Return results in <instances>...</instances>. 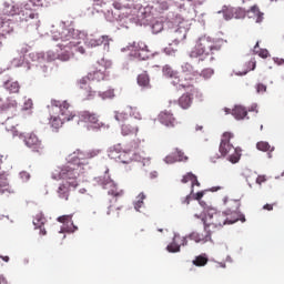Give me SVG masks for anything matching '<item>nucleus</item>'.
<instances>
[{
	"instance_id": "obj_1",
	"label": "nucleus",
	"mask_w": 284,
	"mask_h": 284,
	"mask_svg": "<svg viewBox=\"0 0 284 284\" xmlns=\"http://www.w3.org/2000/svg\"><path fill=\"white\" fill-rule=\"evenodd\" d=\"M52 39L53 41H60L58 43L59 50L57 51L60 61H70V59L74 57V52L85 54V48L81 45L79 31L73 28L65 26L59 27L57 30L52 31Z\"/></svg>"
},
{
	"instance_id": "obj_2",
	"label": "nucleus",
	"mask_w": 284,
	"mask_h": 284,
	"mask_svg": "<svg viewBox=\"0 0 284 284\" xmlns=\"http://www.w3.org/2000/svg\"><path fill=\"white\" fill-rule=\"evenodd\" d=\"M224 205H226V211L224 213L216 211H209L204 219H202L204 224V230H211L216 232L221 230L223 225H234L237 221L245 223V215L239 212V201L224 199Z\"/></svg>"
},
{
	"instance_id": "obj_3",
	"label": "nucleus",
	"mask_w": 284,
	"mask_h": 284,
	"mask_svg": "<svg viewBox=\"0 0 284 284\" xmlns=\"http://www.w3.org/2000/svg\"><path fill=\"white\" fill-rule=\"evenodd\" d=\"M50 112L59 110L60 114L51 116L50 125L58 132L60 128H63V123L72 121L77 113L72 110V105L68 101L51 100V104L48 106Z\"/></svg>"
},
{
	"instance_id": "obj_4",
	"label": "nucleus",
	"mask_w": 284,
	"mask_h": 284,
	"mask_svg": "<svg viewBox=\"0 0 284 284\" xmlns=\"http://www.w3.org/2000/svg\"><path fill=\"white\" fill-rule=\"evenodd\" d=\"M83 165H85V163L80 162L78 158L73 155V161L63 166L58 175L53 173L52 179H61L67 185H70L74 190L79 186V176H81L85 170Z\"/></svg>"
},
{
	"instance_id": "obj_5",
	"label": "nucleus",
	"mask_w": 284,
	"mask_h": 284,
	"mask_svg": "<svg viewBox=\"0 0 284 284\" xmlns=\"http://www.w3.org/2000/svg\"><path fill=\"white\" fill-rule=\"evenodd\" d=\"M220 50L219 47L214 44L212 39L207 37L200 38L195 47L190 52L191 59H197V63H212L214 61V51Z\"/></svg>"
},
{
	"instance_id": "obj_6",
	"label": "nucleus",
	"mask_w": 284,
	"mask_h": 284,
	"mask_svg": "<svg viewBox=\"0 0 284 284\" xmlns=\"http://www.w3.org/2000/svg\"><path fill=\"white\" fill-rule=\"evenodd\" d=\"M232 139H234V134L230 132L223 133L221 143H220V153L222 156H227L230 152H233V154L229 156V161L231 163H239V161H241V153H239V150H236L234 145L230 143V140Z\"/></svg>"
},
{
	"instance_id": "obj_7",
	"label": "nucleus",
	"mask_w": 284,
	"mask_h": 284,
	"mask_svg": "<svg viewBox=\"0 0 284 284\" xmlns=\"http://www.w3.org/2000/svg\"><path fill=\"white\" fill-rule=\"evenodd\" d=\"M173 26L178 28L171 36L174 43H181V41H185L187 37V30H190V20L182 18L180 14H176L172 21Z\"/></svg>"
},
{
	"instance_id": "obj_8",
	"label": "nucleus",
	"mask_w": 284,
	"mask_h": 284,
	"mask_svg": "<svg viewBox=\"0 0 284 284\" xmlns=\"http://www.w3.org/2000/svg\"><path fill=\"white\" fill-rule=\"evenodd\" d=\"M32 7H37V4H33L32 2H27L23 4L21 11H20V21H26L27 23L30 22V26H36V28H39V23L41 21L39 20V14L32 10Z\"/></svg>"
},
{
	"instance_id": "obj_9",
	"label": "nucleus",
	"mask_w": 284,
	"mask_h": 284,
	"mask_svg": "<svg viewBox=\"0 0 284 284\" xmlns=\"http://www.w3.org/2000/svg\"><path fill=\"white\" fill-rule=\"evenodd\" d=\"M126 49L131 52L135 59H140V61H145L150 59V55L152 54L150 50H148V45L143 41H134L132 43H129Z\"/></svg>"
},
{
	"instance_id": "obj_10",
	"label": "nucleus",
	"mask_w": 284,
	"mask_h": 284,
	"mask_svg": "<svg viewBox=\"0 0 284 284\" xmlns=\"http://www.w3.org/2000/svg\"><path fill=\"white\" fill-rule=\"evenodd\" d=\"M110 68V63L105 62V60H101L93 64L92 70L89 72V79L91 81H105L108 77V69Z\"/></svg>"
},
{
	"instance_id": "obj_11",
	"label": "nucleus",
	"mask_w": 284,
	"mask_h": 284,
	"mask_svg": "<svg viewBox=\"0 0 284 284\" xmlns=\"http://www.w3.org/2000/svg\"><path fill=\"white\" fill-rule=\"evenodd\" d=\"M217 14H223L225 21H232V19H245L247 11L241 7L223 6L222 10L217 11Z\"/></svg>"
},
{
	"instance_id": "obj_12",
	"label": "nucleus",
	"mask_w": 284,
	"mask_h": 284,
	"mask_svg": "<svg viewBox=\"0 0 284 284\" xmlns=\"http://www.w3.org/2000/svg\"><path fill=\"white\" fill-rule=\"evenodd\" d=\"M14 32L12 20L6 14H0V40L3 41L7 34Z\"/></svg>"
},
{
	"instance_id": "obj_13",
	"label": "nucleus",
	"mask_w": 284,
	"mask_h": 284,
	"mask_svg": "<svg viewBox=\"0 0 284 284\" xmlns=\"http://www.w3.org/2000/svg\"><path fill=\"white\" fill-rule=\"evenodd\" d=\"M24 143L27 148H30V150H32V152H37L38 154H41L43 152V144L34 133L27 134L24 136Z\"/></svg>"
},
{
	"instance_id": "obj_14",
	"label": "nucleus",
	"mask_w": 284,
	"mask_h": 284,
	"mask_svg": "<svg viewBox=\"0 0 284 284\" xmlns=\"http://www.w3.org/2000/svg\"><path fill=\"white\" fill-rule=\"evenodd\" d=\"M158 121L165 125V128H176L179 125V121H176V118H174V113L172 111H161L158 115Z\"/></svg>"
},
{
	"instance_id": "obj_15",
	"label": "nucleus",
	"mask_w": 284,
	"mask_h": 284,
	"mask_svg": "<svg viewBox=\"0 0 284 284\" xmlns=\"http://www.w3.org/2000/svg\"><path fill=\"white\" fill-rule=\"evenodd\" d=\"M212 234H214V231L212 230H205L204 233H196L193 232L189 235V239L191 241H194L195 243H201L202 245H205V243L212 242Z\"/></svg>"
},
{
	"instance_id": "obj_16",
	"label": "nucleus",
	"mask_w": 284,
	"mask_h": 284,
	"mask_svg": "<svg viewBox=\"0 0 284 284\" xmlns=\"http://www.w3.org/2000/svg\"><path fill=\"white\" fill-rule=\"evenodd\" d=\"M80 121H83L84 123H89L92 125V128L99 129L103 123L99 121V115L97 113H92L90 111H82L80 112Z\"/></svg>"
},
{
	"instance_id": "obj_17",
	"label": "nucleus",
	"mask_w": 284,
	"mask_h": 284,
	"mask_svg": "<svg viewBox=\"0 0 284 284\" xmlns=\"http://www.w3.org/2000/svg\"><path fill=\"white\" fill-rule=\"evenodd\" d=\"M192 77L179 74L171 81L172 85L176 88V90H185L187 88H192Z\"/></svg>"
},
{
	"instance_id": "obj_18",
	"label": "nucleus",
	"mask_w": 284,
	"mask_h": 284,
	"mask_svg": "<svg viewBox=\"0 0 284 284\" xmlns=\"http://www.w3.org/2000/svg\"><path fill=\"white\" fill-rule=\"evenodd\" d=\"M101 185L104 190H109L108 194L110 196H114V199H121V196H123L124 194L123 190L119 189V186H116V184H114V181H112L111 179L105 180L101 183Z\"/></svg>"
},
{
	"instance_id": "obj_19",
	"label": "nucleus",
	"mask_w": 284,
	"mask_h": 284,
	"mask_svg": "<svg viewBox=\"0 0 284 284\" xmlns=\"http://www.w3.org/2000/svg\"><path fill=\"white\" fill-rule=\"evenodd\" d=\"M121 134L122 136H135L139 134V124L133 120H129L121 125Z\"/></svg>"
},
{
	"instance_id": "obj_20",
	"label": "nucleus",
	"mask_w": 284,
	"mask_h": 284,
	"mask_svg": "<svg viewBox=\"0 0 284 284\" xmlns=\"http://www.w3.org/2000/svg\"><path fill=\"white\" fill-rule=\"evenodd\" d=\"M139 148V144L134 143V146H132L129 150L121 151L120 155H118L116 163H123L124 165H128L132 162V156H134V150Z\"/></svg>"
},
{
	"instance_id": "obj_21",
	"label": "nucleus",
	"mask_w": 284,
	"mask_h": 284,
	"mask_svg": "<svg viewBox=\"0 0 284 284\" xmlns=\"http://www.w3.org/2000/svg\"><path fill=\"white\" fill-rule=\"evenodd\" d=\"M58 222L64 225L62 231L69 232V234H72L73 232H77V230H79V227L74 225V222H72V215L59 216Z\"/></svg>"
},
{
	"instance_id": "obj_22",
	"label": "nucleus",
	"mask_w": 284,
	"mask_h": 284,
	"mask_svg": "<svg viewBox=\"0 0 284 284\" xmlns=\"http://www.w3.org/2000/svg\"><path fill=\"white\" fill-rule=\"evenodd\" d=\"M165 163H176L179 161H187V156H185V153L183 151L175 149L174 152L165 156Z\"/></svg>"
},
{
	"instance_id": "obj_23",
	"label": "nucleus",
	"mask_w": 284,
	"mask_h": 284,
	"mask_svg": "<svg viewBox=\"0 0 284 284\" xmlns=\"http://www.w3.org/2000/svg\"><path fill=\"white\" fill-rule=\"evenodd\" d=\"M108 41V36H89L87 38V45L90 48H97L99 45H103Z\"/></svg>"
},
{
	"instance_id": "obj_24",
	"label": "nucleus",
	"mask_w": 284,
	"mask_h": 284,
	"mask_svg": "<svg viewBox=\"0 0 284 284\" xmlns=\"http://www.w3.org/2000/svg\"><path fill=\"white\" fill-rule=\"evenodd\" d=\"M73 154H74L75 158H78L80 163H82L81 161H85V159H94V158L99 156V154H101V150L93 149V150H90L87 153L78 151V152H74Z\"/></svg>"
},
{
	"instance_id": "obj_25",
	"label": "nucleus",
	"mask_w": 284,
	"mask_h": 284,
	"mask_svg": "<svg viewBox=\"0 0 284 284\" xmlns=\"http://www.w3.org/2000/svg\"><path fill=\"white\" fill-rule=\"evenodd\" d=\"M194 101V98L190 93H183L179 100L178 103L182 110H189V108H192V102Z\"/></svg>"
},
{
	"instance_id": "obj_26",
	"label": "nucleus",
	"mask_w": 284,
	"mask_h": 284,
	"mask_svg": "<svg viewBox=\"0 0 284 284\" xmlns=\"http://www.w3.org/2000/svg\"><path fill=\"white\" fill-rule=\"evenodd\" d=\"M22 6L21 4H8L6 6L4 10H3V14L8 18V17H17L21 16V10H22Z\"/></svg>"
},
{
	"instance_id": "obj_27",
	"label": "nucleus",
	"mask_w": 284,
	"mask_h": 284,
	"mask_svg": "<svg viewBox=\"0 0 284 284\" xmlns=\"http://www.w3.org/2000/svg\"><path fill=\"white\" fill-rule=\"evenodd\" d=\"M256 150L260 152H267L268 159H272V152H274L275 148L270 144V142L260 141L256 143Z\"/></svg>"
},
{
	"instance_id": "obj_28",
	"label": "nucleus",
	"mask_w": 284,
	"mask_h": 284,
	"mask_svg": "<svg viewBox=\"0 0 284 284\" xmlns=\"http://www.w3.org/2000/svg\"><path fill=\"white\" fill-rule=\"evenodd\" d=\"M70 184H68V182H63L62 184H60V186L58 187V196L59 199H63L64 201H68V199L70 197Z\"/></svg>"
},
{
	"instance_id": "obj_29",
	"label": "nucleus",
	"mask_w": 284,
	"mask_h": 284,
	"mask_svg": "<svg viewBox=\"0 0 284 284\" xmlns=\"http://www.w3.org/2000/svg\"><path fill=\"white\" fill-rule=\"evenodd\" d=\"M123 150V146H121V143L114 144L108 149V156L109 159H112L113 161H116Z\"/></svg>"
},
{
	"instance_id": "obj_30",
	"label": "nucleus",
	"mask_w": 284,
	"mask_h": 284,
	"mask_svg": "<svg viewBox=\"0 0 284 284\" xmlns=\"http://www.w3.org/2000/svg\"><path fill=\"white\" fill-rule=\"evenodd\" d=\"M246 16H248L250 18L255 17L256 19V23H261L263 21V12H261V9L258 8V6L254 4L253 7H251L248 10H245Z\"/></svg>"
},
{
	"instance_id": "obj_31",
	"label": "nucleus",
	"mask_w": 284,
	"mask_h": 284,
	"mask_svg": "<svg viewBox=\"0 0 284 284\" xmlns=\"http://www.w3.org/2000/svg\"><path fill=\"white\" fill-rule=\"evenodd\" d=\"M80 97L82 101H92V99L97 97V91L92 90V87H85L84 89H81Z\"/></svg>"
},
{
	"instance_id": "obj_32",
	"label": "nucleus",
	"mask_w": 284,
	"mask_h": 284,
	"mask_svg": "<svg viewBox=\"0 0 284 284\" xmlns=\"http://www.w3.org/2000/svg\"><path fill=\"white\" fill-rule=\"evenodd\" d=\"M3 88L8 90L11 94H18L19 90H21V85H19V82L12 81V80H7L3 83Z\"/></svg>"
},
{
	"instance_id": "obj_33",
	"label": "nucleus",
	"mask_w": 284,
	"mask_h": 284,
	"mask_svg": "<svg viewBox=\"0 0 284 284\" xmlns=\"http://www.w3.org/2000/svg\"><path fill=\"white\" fill-rule=\"evenodd\" d=\"M232 115L237 121H241L247 116V109H245L243 105H235V108L232 110Z\"/></svg>"
},
{
	"instance_id": "obj_34",
	"label": "nucleus",
	"mask_w": 284,
	"mask_h": 284,
	"mask_svg": "<svg viewBox=\"0 0 284 284\" xmlns=\"http://www.w3.org/2000/svg\"><path fill=\"white\" fill-rule=\"evenodd\" d=\"M180 74L191 77V79L194 80V77H196V71H194V67H192V64L186 62L182 65V72Z\"/></svg>"
},
{
	"instance_id": "obj_35",
	"label": "nucleus",
	"mask_w": 284,
	"mask_h": 284,
	"mask_svg": "<svg viewBox=\"0 0 284 284\" xmlns=\"http://www.w3.org/2000/svg\"><path fill=\"white\" fill-rule=\"evenodd\" d=\"M210 258H207L206 254H201L195 256V258L192 261L193 265L195 267H205L206 263H209Z\"/></svg>"
},
{
	"instance_id": "obj_36",
	"label": "nucleus",
	"mask_w": 284,
	"mask_h": 284,
	"mask_svg": "<svg viewBox=\"0 0 284 284\" xmlns=\"http://www.w3.org/2000/svg\"><path fill=\"white\" fill-rule=\"evenodd\" d=\"M47 223L45 215L43 213H37L33 219L34 227H43Z\"/></svg>"
},
{
	"instance_id": "obj_37",
	"label": "nucleus",
	"mask_w": 284,
	"mask_h": 284,
	"mask_svg": "<svg viewBox=\"0 0 284 284\" xmlns=\"http://www.w3.org/2000/svg\"><path fill=\"white\" fill-rule=\"evenodd\" d=\"M163 75L166 77V79H171V81H174L176 79V75L179 74L176 71L172 70L170 65H165L162 69Z\"/></svg>"
},
{
	"instance_id": "obj_38",
	"label": "nucleus",
	"mask_w": 284,
	"mask_h": 284,
	"mask_svg": "<svg viewBox=\"0 0 284 284\" xmlns=\"http://www.w3.org/2000/svg\"><path fill=\"white\" fill-rule=\"evenodd\" d=\"M113 8H115V10H120V14H122V17H130V14H132V8L123 7L119 2H114Z\"/></svg>"
},
{
	"instance_id": "obj_39",
	"label": "nucleus",
	"mask_w": 284,
	"mask_h": 284,
	"mask_svg": "<svg viewBox=\"0 0 284 284\" xmlns=\"http://www.w3.org/2000/svg\"><path fill=\"white\" fill-rule=\"evenodd\" d=\"M114 119L119 123H128L130 115L125 111H115Z\"/></svg>"
},
{
	"instance_id": "obj_40",
	"label": "nucleus",
	"mask_w": 284,
	"mask_h": 284,
	"mask_svg": "<svg viewBox=\"0 0 284 284\" xmlns=\"http://www.w3.org/2000/svg\"><path fill=\"white\" fill-rule=\"evenodd\" d=\"M138 83L142 88H150V75H148V73H141L138 77Z\"/></svg>"
},
{
	"instance_id": "obj_41",
	"label": "nucleus",
	"mask_w": 284,
	"mask_h": 284,
	"mask_svg": "<svg viewBox=\"0 0 284 284\" xmlns=\"http://www.w3.org/2000/svg\"><path fill=\"white\" fill-rule=\"evenodd\" d=\"M126 112H129L130 116H133L138 121H141V119H143V116L141 115V112L136 106H128Z\"/></svg>"
},
{
	"instance_id": "obj_42",
	"label": "nucleus",
	"mask_w": 284,
	"mask_h": 284,
	"mask_svg": "<svg viewBox=\"0 0 284 284\" xmlns=\"http://www.w3.org/2000/svg\"><path fill=\"white\" fill-rule=\"evenodd\" d=\"M153 34H159L163 32V20H155L151 26Z\"/></svg>"
},
{
	"instance_id": "obj_43",
	"label": "nucleus",
	"mask_w": 284,
	"mask_h": 284,
	"mask_svg": "<svg viewBox=\"0 0 284 284\" xmlns=\"http://www.w3.org/2000/svg\"><path fill=\"white\" fill-rule=\"evenodd\" d=\"M253 51L255 54H258V57H261V59H267V57H270V51H267L266 49L258 50V42H256Z\"/></svg>"
},
{
	"instance_id": "obj_44",
	"label": "nucleus",
	"mask_w": 284,
	"mask_h": 284,
	"mask_svg": "<svg viewBox=\"0 0 284 284\" xmlns=\"http://www.w3.org/2000/svg\"><path fill=\"white\" fill-rule=\"evenodd\" d=\"M143 201H145V193H140L138 195V201L134 203L136 212H141V207L144 205Z\"/></svg>"
},
{
	"instance_id": "obj_45",
	"label": "nucleus",
	"mask_w": 284,
	"mask_h": 284,
	"mask_svg": "<svg viewBox=\"0 0 284 284\" xmlns=\"http://www.w3.org/2000/svg\"><path fill=\"white\" fill-rule=\"evenodd\" d=\"M90 81H92V79L90 78V73H88L87 77H83L79 80L80 89L83 90L85 88H90Z\"/></svg>"
},
{
	"instance_id": "obj_46",
	"label": "nucleus",
	"mask_w": 284,
	"mask_h": 284,
	"mask_svg": "<svg viewBox=\"0 0 284 284\" xmlns=\"http://www.w3.org/2000/svg\"><path fill=\"white\" fill-rule=\"evenodd\" d=\"M192 183V181H196V175H194L192 172L186 173L183 175L181 183Z\"/></svg>"
},
{
	"instance_id": "obj_47",
	"label": "nucleus",
	"mask_w": 284,
	"mask_h": 284,
	"mask_svg": "<svg viewBox=\"0 0 284 284\" xmlns=\"http://www.w3.org/2000/svg\"><path fill=\"white\" fill-rule=\"evenodd\" d=\"M213 75H214V69H211V68H206L201 72V77H203V79H212Z\"/></svg>"
},
{
	"instance_id": "obj_48",
	"label": "nucleus",
	"mask_w": 284,
	"mask_h": 284,
	"mask_svg": "<svg viewBox=\"0 0 284 284\" xmlns=\"http://www.w3.org/2000/svg\"><path fill=\"white\" fill-rule=\"evenodd\" d=\"M166 250L169 252H181V245L176 244V239H174V242L168 245Z\"/></svg>"
},
{
	"instance_id": "obj_49",
	"label": "nucleus",
	"mask_w": 284,
	"mask_h": 284,
	"mask_svg": "<svg viewBox=\"0 0 284 284\" xmlns=\"http://www.w3.org/2000/svg\"><path fill=\"white\" fill-rule=\"evenodd\" d=\"M103 99H114V90L109 89L102 93Z\"/></svg>"
},
{
	"instance_id": "obj_50",
	"label": "nucleus",
	"mask_w": 284,
	"mask_h": 284,
	"mask_svg": "<svg viewBox=\"0 0 284 284\" xmlns=\"http://www.w3.org/2000/svg\"><path fill=\"white\" fill-rule=\"evenodd\" d=\"M256 92L258 94H263V92H267V87L265 84H263V83H258L256 85Z\"/></svg>"
},
{
	"instance_id": "obj_51",
	"label": "nucleus",
	"mask_w": 284,
	"mask_h": 284,
	"mask_svg": "<svg viewBox=\"0 0 284 284\" xmlns=\"http://www.w3.org/2000/svg\"><path fill=\"white\" fill-rule=\"evenodd\" d=\"M192 201V195H186L185 197H182L180 200L181 205H190V202Z\"/></svg>"
},
{
	"instance_id": "obj_52",
	"label": "nucleus",
	"mask_w": 284,
	"mask_h": 284,
	"mask_svg": "<svg viewBox=\"0 0 284 284\" xmlns=\"http://www.w3.org/2000/svg\"><path fill=\"white\" fill-rule=\"evenodd\" d=\"M30 3H32L33 6H38L43 8V6H48V3H45V0H30Z\"/></svg>"
},
{
	"instance_id": "obj_53",
	"label": "nucleus",
	"mask_w": 284,
	"mask_h": 284,
	"mask_svg": "<svg viewBox=\"0 0 284 284\" xmlns=\"http://www.w3.org/2000/svg\"><path fill=\"white\" fill-rule=\"evenodd\" d=\"M266 181H267V176H265V175H258L256 178L257 185H263V183H265Z\"/></svg>"
},
{
	"instance_id": "obj_54",
	"label": "nucleus",
	"mask_w": 284,
	"mask_h": 284,
	"mask_svg": "<svg viewBox=\"0 0 284 284\" xmlns=\"http://www.w3.org/2000/svg\"><path fill=\"white\" fill-rule=\"evenodd\" d=\"M8 185V180L6 178L0 176V187H6Z\"/></svg>"
},
{
	"instance_id": "obj_55",
	"label": "nucleus",
	"mask_w": 284,
	"mask_h": 284,
	"mask_svg": "<svg viewBox=\"0 0 284 284\" xmlns=\"http://www.w3.org/2000/svg\"><path fill=\"white\" fill-rule=\"evenodd\" d=\"M263 210H267V212H272V210H274V204H265L263 206Z\"/></svg>"
},
{
	"instance_id": "obj_56",
	"label": "nucleus",
	"mask_w": 284,
	"mask_h": 284,
	"mask_svg": "<svg viewBox=\"0 0 284 284\" xmlns=\"http://www.w3.org/2000/svg\"><path fill=\"white\" fill-rule=\"evenodd\" d=\"M8 108H17V101H11L7 106H3L4 110H8Z\"/></svg>"
},
{
	"instance_id": "obj_57",
	"label": "nucleus",
	"mask_w": 284,
	"mask_h": 284,
	"mask_svg": "<svg viewBox=\"0 0 284 284\" xmlns=\"http://www.w3.org/2000/svg\"><path fill=\"white\" fill-rule=\"evenodd\" d=\"M191 185L192 187H194V185H196L197 187H201V182H199V179L196 178V175H195V181H192Z\"/></svg>"
},
{
	"instance_id": "obj_58",
	"label": "nucleus",
	"mask_w": 284,
	"mask_h": 284,
	"mask_svg": "<svg viewBox=\"0 0 284 284\" xmlns=\"http://www.w3.org/2000/svg\"><path fill=\"white\" fill-rule=\"evenodd\" d=\"M191 3H194V6H202L203 4V0H187Z\"/></svg>"
},
{
	"instance_id": "obj_59",
	"label": "nucleus",
	"mask_w": 284,
	"mask_h": 284,
	"mask_svg": "<svg viewBox=\"0 0 284 284\" xmlns=\"http://www.w3.org/2000/svg\"><path fill=\"white\" fill-rule=\"evenodd\" d=\"M40 230V235L41 236H45V234H48V231H45V229L43 226L38 227Z\"/></svg>"
},
{
	"instance_id": "obj_60",
	"label": "nucleus",
	"mask_w": 284,
	"mask_h": 284,
	"mask_svg": "<svg viewBox=\"0 0 284 284\" xmlns=\"http://www.w3.org/2000/svg\"><path fill=\"white\" fill-rule=\"evenodd\" d=\"M203 199V192H197L195 195V201H201Z\"/></svg>"
},
{
	"instance_id": "obj_61",
	"label": "nucleus",
	"mask_w": 284,
	"mask_h": 284,
	"mask_svg": "<svg viewBox=\"0 0 284 284\" xmlns=\"http://www.w3.org/2000/svg\"><path fill=\"white\" fill-rule=\"evenodd\" d=\"M0 284H8V280H6V277L2 275H0Z\"/></svg>"
},
{
	"instance_id": "obj_62",
	"label": "nucleus",
	"mask_w": 284,
	"mask_h": 284,
	"mask_svg": "<svg viewBox=\"0 0 284 284\" xmlns=\"http://www.w3.org/2000/svg\"><path fill=\"white\" fill-rule=\"evenodd\" d=\"M112 212H114V206H109L106 214L110 215Z\"/></svg>"
},
{
	"instance_id": "obj_63",
	"label": "nucleus",
	"mask_w": 284,
	"mask_h": 284,
	"mask_svg": "<svg viewBox=\"0 0 284 284\" xmlns=\"http://www.w3.org/2000/svg\"><path fill=\"white\" fill-rule=\"evenodd\" d=\"M0 258H2L4 261V263H8L10 261L9 256H0Z\"/></svg>"
},
{
	"instance_id": "obj_64",
	"label": "nucleus",
	"mask_w": 284,
	"mask_h": 284,
	"mask_svg": "<svg viewBox=\"0 0 284 284\" xmlns=\"http://www.w3.org/2000/svg\"><path fill=\"white\" fill-rule=\"evenodd\" d=\"M182 245H187V240L185 237L182 239Z\"/></svg>"
}]
</instances>
